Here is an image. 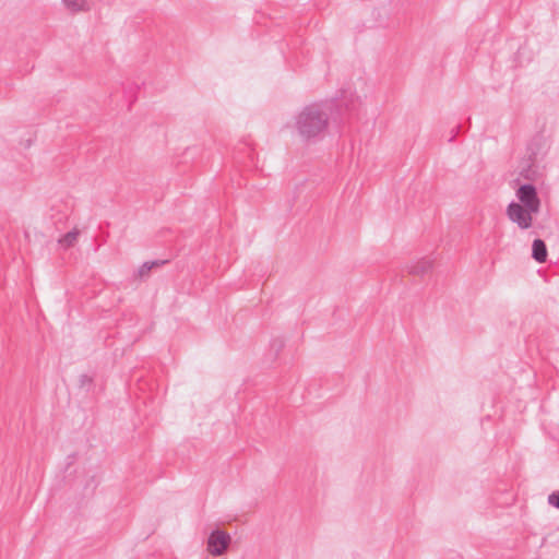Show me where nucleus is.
Masks as SVG:
<instances>
[{
  "instance_id": "1",
  "label": "nucleus",
  "mask_w": 559,
  "mask_h": 559,
  "mask_svg": "<svg viewBox=\"0 0 559 559\" xmlns=\"http://www.w3.org/2000/svg\"><path fill=\"white\" fill-rule=\"evenodd\" d=\"M332 102H314L302 107L294 117L298 136L306 143H318L328 134Z\"/></svg>"
},
{
  "instance_id": "2",
  "label": "nucleus",
  "mask_w": 559,
  "mask_h": 559,
  "mask_svg": "<svg viewBox=\"0 0 559 559\" xmlns=\"http://www.w3.org/2000/svg\"><path fill=\"white\" fill-rule=\"evenodd\" d=\"M536 211H530L528 207L512 201L507 207L508 218L518 225L520 229H528L533 224V215L537 214Z\"/></svg>"
},
{
  "instance_id": "3",
  "label": "nucleus",
  "mask_w": 559,
  "mask_h": 559,
  "mask_svg": "<svg viewBox=\"0 0 559 559\" xmlns=\"http://www.w3.org/2000/svg\"><path fill=\"white\" fill-rule=\"evenodd\" d=\"M518 203L528 207L530 211L539 212L540 200L537 195L536 188L531 183H524L516 190Z\"/></svg>"
},
{
  "instance_id": "4",
  "label": "nucleus",
  "mask_w": 559,
  "mask_h": 559,
  "mask_svg": "<svg viewBox=\"0 0 559 559\" xmlns=\"http://www.w3.org/2000/svg\"><path fill=\"white\" fill-rule=\"evenodd\" d=\"M230 544L229 534L222 530H214L207 538V551L212 556L223 555Z\"/></svg>"
},
{
  "instance_id": "5",
  "label": "nucleus",
  "mask_w": 559,
  "mask_h": 559,
  "mask_svg": "<svg viewBox=\"0 0 559 559\" xmlns=\"http://www.w3.org/2000/svg\"><path fill=\"white\" fill-rule=\"evenodd\" d=\"M63 7L71 13L88 11L92 7L91 0H61Z\"/></svg>"
},
{
  "instance_id": "6",
  "label": "nucleus",
  "mask_w": 559,
  "mask_h": 559,
  "mask_svg": "<svg viewBox=\"0 0 559 559\" xmlns=\"http://www.w3.org/2000/svg\"><path fill=\"white\" fill-rule=\"evenodd\" d=\"M532 257L537 262H545L547 259V248L542 239H535L532 245Z\"/></svg>"
},
{
  "instance_id": "7",
  "label": "nucleus",
  "mask_w": 559,
  "mask_h": 559,
  "mask_svg": "<svg viewBox=\"0 0 559 559\" xmlns=\"http://www.w3.org/2000/svg\"><path fill=\"white\" fill-rule=\"evenodd\" d=\"M80 231L74 228L67 234H64L61 238H59L58 242L63 249H69L74 246V243L78 241Z\"/></svg>"
},
{
  "instance_id": "8",
  "label": "nucleus",
  "mask_w": 559,
  "mask_h": 559,
  "mask_svg": "<svg viewBox=\"0 0 559 559\" xmlns=\"http://www.w3.org/2000/svg\"><path fill=\"white\" fill-rule=\"evenodd\" d=\"M432 269V262L428 259H421L409 266L413 274H425Z\"/></svg>"
},
{
  "instance_id": "9",
  "label": "nucleus",
  "mask_w": 559,
  "mask_h": 559,
  "mask_svg": "<svg viewBox=\"0 0 559 559\" xmlns=\"http://www.w3.org/2000/svg\"><path fill=\"white\" fill-rule=\"evenodd\" d=\"M158 262L157 261H152V262H144L140 269H139V275L140 276H144L146 274H148V272L155 266L157 265Z\"/></svg>"
},
{
  "instance_id": "10",
  "label": "nucleus",
  "mask_w": 559,
  "mask_h": 559,
  "mask_svg": "<svg viewBox=\"0 0 559 559\" xmlns=\"http://www.w3.org/2000/svg\"><path fill=\"white\" fill-rule=\"evenodd\" d=\"M548 503L559 509V491H555L548 496Z\"/></svg>"
}]
</instances>
